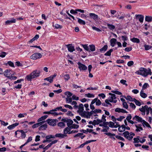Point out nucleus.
I'll list each match as a JSON object with an SVG mask.
<instances>
[{
	"label": "nucleus",
	"instance_id": "obj_1",
	"mask_svg": "<svg viewBox=\"0 0 152 152\" xmlns=\"http://www.w3.org/2000/svg\"><path fill=\"white\" fill-rule=\"evenodd\" d=\"M147 69L146 68L141 67L140 68L139 70L136 71L135 73L138 75H140L144 77H147L146 74Z\"/></svg>",
	"mask_w": 152,
	"mask_h": 152
},
{
	"label": "nucleus",
	"instance_id": "obj_2",
	"mask_svg": "<svg viewBox=\"0 0 152 152\" xmlns=\"http://www.w3.org/2000/svg\"><path fill=\"white\" fill-rule=\"evenodd\" d=\"M109 94L110 96H109L108 98L110 102L116 103L117 102V100L116 99V97L115 95L114 94L110 93H109Z\"/></svg>",
	"mask_w": 152,
	"mask_h": 152
},
{
	"label": "nucleus",
	"instance_id": "obj_3",
	"mask_svg": "<svg viewBox=\"0 0 152 152\" xmlns=\"http://www.w3.org/2000/svg\"><path fill=\"white\" fill-rule=\"evenodd\" d=\"M46 121L49 125L54 126L56 125V122L58 121V120L57 119H48Z\"/></svg>",
	"mask_w": 152,
	"mask_h": 152
},
{
	"label": "nucleus",
	"instance_id": "obj_4",
	"mask_svg": "<svg viewBox=\"0 0 152 152\" xmlns=\"http://www.w3.org/2000/svg\"><path fill=\"white\" fill-rule=\"evenodd\" d=\"M42 57L41 54L39 53L33 54L31 56V58L33 60H36L41 58Z\"/></svg>",
	"mask_w": 152,
	"mask_h": 152
},
{
	"label": "nucleus",
	"instance_id": "obj_5",
	"mask_svg": "<svg viewBox=\"0 0 152 152\" xmlns=\"http://www.w3.org/2000/svg\"><path fill=\"white\" fill-rule=\"evenodd\" d=\"M40 73V71L35 70L31 73V75H32L34 78L38 77Z\"/></svg>",
	"mask_w": 152,
	"mask_h": 152
},
{
	"label": "nucleus",
	"instance_id": "obj_6",
	"mask_svg": "<svg viewBox=\"0 0 152 152\" xmlns=\"http://www.w3.org/2000/svg\"><path fill=\"white\" fill-rule=\"evenodd\" d=\"M122 134L124 135V137L127 139H128L129 137V140H130L133 138V136L129 135V133L128 131H126L123 132Z\"/></svg>",
	"mask_w": 152,
	"mask_h": 152
},
{
	"label": "nucleus",
	"instance_id": "obj_7",
	"mask_svg": "<svg viewBox=\"0 0 152 152\" xmlns=\"http://www.w3.org/2000/svg\"><path fill=\"white\" fill-rule=\"evenodd\" d=\"M79 115L83 117L86 118H89V115H88V111H84L81 113H79Z\"/></svg>",
	"mask_w": 152,
	"mask_h": 152
},
{
	"label": "nucleus",
	"instance_id": "obj_8",
	"mask_svg": "<svg viewBox=\"0 0 152 152\" xmlns=\"http://www.w3.org/2000/svg\"><path fill=\"white\" fill-rule=\"evenodd\" d=\"M77 64L78 65V68L80 70H85L87 69V67L80 62H78Z\"/></svg>",
	"mask_w": 152,
	"mask_h": 152
},
{
	"label": "nucleus",
	"instance_id": "obj_9",
	"mask_svg": "<svg viewBox=\"0 0 152 152\" xmlns=\"http://www.w3.org/2000/svg\"><path fill=\"white\" fill-rule=\"evenodd\" d=\"M10 72L11 70L9 69H6L4 72L3 73L5 76L8 78H9L10 77V76H12V75Z\"/></svg>",
	"mask_w": 152,
	"mask_h": 152
},
{
	"label": "nucleus",
	"instance_id": "obj_10",
	"mask_svg": "<svg viewBox=\"0 0 152 152\" xmlns=\"http://www.w3.org/2000/svg\"><path fill=\"white\" fill-rule=\"evenodd\" d=\"M67 48L69 51L72 52L75 50L74 47L72 45V44H69L66 45Z\"/></svg>",
	"mask_w": 152,
	"mask_h": 152
},
{
	"label": "nucleus",
	"instance_id": "obj_11",
	"mask_svg": "<svg viewBox=\"0 0 152 152\" xmlns=\"http://www.w3.org/2000/svg\"><path fill=\"white\" fill-rule=\"evenodd\" d=\"M136 18L138 19L140 22L141 23L143 22L144 17V16L141 15H136Z\"/></svg>",
	"mask_w": 152,
	"mask_h": 152
},
{
	"label": "nucleus",
	"instance_id": "obj_12",
	"mask_svg": "<svg viewBox=\"0 0 152 152\" xmlns=\"http://www.w3.org/2000/svg\"><path fill=\"white\" fill-rule=\"evenodd\" d=\"M89 15L90 18H93L94 20H97L98 19V16L94 13H90Z\"/></svg>",
	"mask_w": 152,
	"mask_h": 152
},
{
	"label": "nucleus",
	"instance_id": "obj_13",
	"mask_svg": "<svg viewBox=\"0 0 152 152\" xmlns=\"http://www.w3.org/2000/svg\"><path fill=\"white\" fill-rule=\"evenodd\" d=\"M133 120H135L136 121L138 122H143V120L142 118L139 117L138 116L136 115L132 118Z\"/></svg>",
	"mask_w": 152,
	"mask_h": 152
},
{
	"label": "nucleus",
	"instance_id": "obj_14",
	"mask_svg": "<svg viewBox=\"0 0 152 152\" xmlns=\"http://www.w3.org/2000/svg\"><path fill=\"white\" fill-rule=\"evenodd\" d=\"M115 112L118 113H127L128 112L126 110L123 109H121L119 108H117L115 110Z\"/></svg>",
	"mask_w": 152,
	"mask_h": 152
},
{
	"label": "nucleus",
	"instance_id": "obj_15",
	"mask_svg": "<svg viewBox=\"0 0 152 152\" xmlns=\"http://www.w3.org/2000/svg\"><path fill=\"white\" fill-rule=\"evenodd\" d=\"M19 124V123H16L14 124H13L11 125H10L8 126L7 127L8 129L10 130H11L14 128H15L16 126H17Z\"/></svg>",
	"mask_w": 152,
	"mask_h": 152
},
{
	"label": "nucleus",
	"instance_id": "obj_16",
	"mask_svg": "<svg viewBox=\"0 0 152 152\" xmlns=\"http://www.w3.org/2000/svg\"><path fill=\"white\" fill-rule=\"evenodd\" d=\"M45 121H43L40 122H39L33 125L32 126V127L33 128H35L38 127V126H41L45 122Z\"/></svg>",
	"mask_w": 152,
	"mask_h": 152
},
{
	"label": "nucleus",
	"instance_id": "obj_17",
	"mask_svg": "<svg viewBox=\"0 0 152 152\" xmlns=\"http://www.w3.org/2000/svg\"><path fill=\"white\" fill-rule=\"evenodd\" d=\"M78 108L79 110H77V112L79 113L83 112L84 110L83 106L82 104H80Z\"/></svg>",
	"mask_w": 152,
	"mask_h": 152
},
{
	"label": "nucleus",
	"instance_id": "obj_18",
	"mask_svg": "<svg viewBox=\"0 0 152 152\" xmlns=\"http://www.w3.org/2000/svg\"><path fill=\"white\" fill-rule=\"evenodd\" d=\"M55 137H58L60 138H64L65 137L67 136V135L61 133L56 134L55 135Z\"/></svg>",
	"mask_w": 152,
	"mask_h": 152
},
{
	"label": "nucleus",
	"instance_id": "obj_19",
	"mask_svg": "<svg viewBox=\"0 0 152 152\" xmlns=\"http://www.w3.org/2000/svg\"><path fill=\"white\" fill-rule=\"evenodd\" d=\"M148 108V106L145 105L144 106H142L141 108H140L139 110L143 113V114L145 115L146 109Z\"/></svg>",
	"mask_w": 152,
	"mask_h": 152
},
{
	"label": "nucleus",
	"instance_id": "obj_20",
	"mask_svg": "<svg viewBox=\"0 0 152 152\" xmlns=\"http://www.w3.org/2000/svg\"><path fill=\"white\" fill-rule=\"evenodd\" d=\"M16 21L15 19L12 18L11 20H7L5 22V23L7 25H10L12 23H15Z\"/></svg>",
	"mask_w": 152,
	"mask_h": 152
},
{
	"label": "nucleus",
	"instance_id": "obj_21",
	"mask_svg": "<svg viewBox=\"0 0 152 152\" xmlns=\"http://www.w3.org/2000/svg\"><path fill=\"white\" fill-rule=\"evenodd\" d=\"M93 121L94 123L93 124V125L94 126H95L96 125H98L99 123L102 122V120H100L99 119H97V120H94Z\"/></svg>",
	"mask_w": 152,
	"mask_h": 152
},
{
	"label": "nucleus",
	"instance_id": "obj_22",
	"mask_svg": "<svg viewBox=\"0 0 152 152\" xmlns=\"http://www.w3.org/2000/svg\"><path fill=\"white\" fill-rule=\"evenodd\" d=\"M39 128V130H45L47 128L48 125L47 124H44L42 125Z\"/></svg>",
	"mask_w": 152,
	"mask_h": 152
},
{
	"label": "nucleus",
	"instance_id": "obj_23",
	"mask_svg": "<svg viewBox=\"0 0 152 152\" xmlns=\"http://www.w3.org/2000/svg\"><path fill=\"white\" fill-rule=\"evenodd\" d=\"M117 40L115 39L112 38L110 40V42L111 43V45L112 47L114 46Z\"/></svg>",
	"mask_w": 152,
	"mask_h": 152
},
{
	"label": "nucleus",
	"instance_id": "obj_24",
	"mask_svg": "<svg viewBox=\"0 0 152 152\" xmlns=\"http://www.w3.org/2000/svg\"><path fill=\"white\" fill-rule=\"evenodd\" d=\"M67 125L68 127L69 128L71 125L72 124L73 122V121L71 119H67Z\"/></svg>",
	"mask_w": 152,
	"mask_h": 152
},
{
	"label": "nucleus",
	"instance_id": "obj_25",
	"mask_svg": "<svg viewBox=\"0 0 152 152\" xmlns=\"http://www.w3.org/2000/svg\"><path fill=\"white\" fill-rule=\"evenodd\" d=\"M71 128L68 127L66 128L64 130V133L65 134H66L68 133L69 134V133L71 131Z\"/></svg>",
	"mask_w": 152,
	"mask_h": 152
},
{
	"label": "nucleus",
	"instance_id": "obj_26",
	"mask_svg": "<svg viewBox=\"0 0 152 152\" xmlns=\"http://www.w3.org/2000/svg\"><path fill=\"white\" fill-rule=\"evenodd\" d=\"M145 20L146 21L151 22L152 20V17L151 16H146Z\"/></svg>",
	"mask_w": 152,
	"mask_h": 152
},
{
	"label": "nucleus",
	"instance_id": "obj_27",
	"mask_svg": "<svg viewBox=\"0 0 152 152\" xmlns=\"http://www.w3.org/2000/svg\"><path fill=\"white\" fill-rule=\"evenodd\" d=\"M19 132L21 133V137L23 139L25 138L26 136L25 132L23 130H20Z\"/></svg>",
	"mask_w": 152,
	"mask_h": 152
},
{
	"label": "nucleus",
	"instance_id": "obj_28",
	"mask_svg": "<svg viewBox=\"0 0 152 152\" xmlns=\"http://www.w3.org/2000/svg\"><path fill=\"white\" fill-rule=\"evenodd\" d=\"M48 117V115H47L42 116L37 121L39 122L42 121L43 120H45Z\"/></svg>",
	"mask_w": 152,
	"mask_h": 152
},
{
	"label": "nucleus",
	"instance_id": "obj_29",
	"mask_svg": "<svg viewBox=\"0 0 152 152\" xmlns=\"http://www.w3.org/2000/svg\"><path fill=\"white\" fill-rule=\"evenodd\" d=\"M34 78L32 77V75H31V73L28 75H27L25 78V79H26L28 81H30L32 79H33Z\"/></svg>",
	"mask_w": 152,
	"mask_h": 152
},
{
	"label": "nucleus",
	"instance_id": "obj_30",
	"mask_svg": "<svg viewBox=\"0 0 152 152\" xmlns=\"http://www.w3.org/2000/svg\"><path fill=\"white\" fill-rule=\"evenodd\" d=\"M130 40L133 42L135 43H139L140 42V40L139 39L135 37H133L132 39H131Z\"/></svg>",
	"mask_w": 152,
	"mask_h": 152
},
{
	"label": "nucleus",
	"instance_id": "obj_31",
	"mask_svg": "<svg viewBox=\"0 0 152 152\" xmlns=\"http://www.w3.org/2000/svg\"><path fill=\"white\" fill-rule=\"evenodd\" d=\"M107 48L108 46L107 45H104L102 48L99 49V51L101 52H104L107 50Z\"/></svg>",
	"mask_w": 152,
	"mask_h": 152
},
{
	"label": "nucleus",
	"instance_id": "obj_32",
	"mask_svg": "<svg viewBox=\"0 0 152 152\" xmlns=\"http://www.w3.org/2000/svg\"><path fill=\"white\" fill-rule=\"evenodd\" d=\"M121 97H122L124 98L127 100H128L131 101H132V98L129 96H124L121 95Z\"/></svg>",
	"mask_w": 152,
	"mask_h": 152
},
{
	"label": "nucleus",
	"instance_id": "obj_33",
	"mask_svg": "<svg viewBox=\"0 0 152 152\" xmlns=\"http://www.w3.org/2000/svg\"><path fill=\"white\" fill-rule=\"evenodd\" d=\"M107 26L109 29L111 30H113L115 28V26L114 25L110 24H107Z\"/></svg>",
	"mask_w": 152,
	"mask_h": 152
},
{
	"label": "nucleus",
	"instance_id": "obj_34",
	"mask_svg": "<svg viewBox=\"0 0 152 152\" xmlns=\"http://www.w3.org/2000/svg\"><path fill=\"white\" fill-rule=\"evenodd\" d=\"M71 104L72 105H74L73 107L75 109L77 108L78 107V106L77 105V103L76 101H73L72 102Z\"/></svg>",
	"mask_w": 152,
	"mask_h": 152
},
{
	"label": "nucleus",
	"instance_id": "obj_35",
	"mask_svg": "<svg viewBox=\"0 0 152 152\" xmlns=\"http://www.w3.org/2000/svg\"><path fill=\"white\" fill-rule=\"evenodd\" d=\"M140 96L144 98H146L147 96V95L145 93L143 92L142 90H141L140 92Z\"/></svg>",
	"mask_w": 152,
	"mask_h": 152
},
{
	"label": "nucleus",
	"instance_id": "obj_36",
	"mask_svg": "<svg viewBox=\"0 0 152 152\" xmlns=\"http://www.w3.org/2000/svg\"><path fill=\"white\" fill-rule=\"evenodd\" d=\"M77 18L78 19V22L80 24L83 25H85L86 24V23L84 20L79 18Z\"/></svg>",
	"mask_w": 152,
	"mask_h": 152
},
{
	"label": "nucleus",
	"instance_id": "obj_37",
	"mask_svg": "<svg viewBox=\"0 0 152 152\" xmlns=\"http://www.w3.org/2000/svg\"><path fill=\"white\" fill-rule=\"evenodd\" d=\"M142 122V124L143 126H145V125L146 126H147L148 127L150 128H151V126H150V125L148 124V123L145 121V120H143Z\"/></svg>",
	"mask_w": 152,
	"mask_h": 152
},
{
	"label": "nucleus",
	"instance_id": "obj_38",
	"mask_svg": "<svg viewBox=\"0 0 152 152\" xmlns=\"http://www.w3.org/2000/svg\"><path fill=\"white\" fill-rule=\"evenodd\" d=\"M79 126L78 125L76 124H74L72 125L69 128L71 129H77L79 128Z\"/></svg>",
	"mask_w": 152,
	"mask_h": 152
},
{
	"label": "nucleus",
	"instance_id": "obj_39",
	"mask_svg": "<svg viewBox=\"0 0 152 152\" xmlns=\"http://www.w3.org/2000/svg\"><path fill=\"white\" fill-rule=\"evenodd\" d=\"M113 51V49H111L107 51L104 54V55L106 56H110L111 54V53Z\"/></svg>",
	"mask_w": 152,
	"mask_h": 152
},
{
	"label": "nucleus",
	"instance_id": "obj_40",
	"mask_svg": "<svg viewBox=\"0 0 152 152\" xmlns=\"http://www.w3.org/2000/svg\"><path fill=\"white\" fill-rule=\"evenodd\" d=\"M89 47L90 48V50L91 51L93 52L95 50V46L93 45H89Z\"/></svg>",
	"mask_w": 152,
	"mask_h": 152
},
{
	"label": "nucleus",
	"instance_id": "obj_41",
	"mask_svg": "<svg viewBox=\"0 0 152 152\" xmlns=\"http://www.w3.org/2000/svg\"><path fill=\"white\" fill-rule=\"evenodd\" d=\"M44 80L48 81L50 83H52L53 81V77H51V76L46 78Z\"/></svg>",
	"mask_w": 152,
	"mask_h": 152
},
{
	"label": "nucleus",
	"instance_id": "obj_42",
	"mask_svg": "<svg viewBox=\"0 0 152 152\" xmlns=\"http://www.w3.org/2000/svg\"><path fill=\"white\" fill-rule=\"evenodd\" d=\"M135 126L137 128L136 129L135 131L137 132H140V131L141 130H142L143 129L142 127H138L137 125H135Z\"/></svg>",
	"mask_w": 152,
	"mask_h": 152
},
{
	"label": "nucleus",
	"instance_id": "obj_43",
	"mask_svg": "<svg viewBox=\"0 0 152 152\" xmlns=\"http://www.w3.org/2000/svg\"><path fill=\"white\" fill-rule=\"evenodd\" d=\"M66 103H69L72 102V99L71 97H67L66 98Z\"/></svg>",
	"mask_w": 152,
	"mask_h": 152
},
{
	"label": "nucleus",
	"instance_id": "obj_44",
	"mask_svg": "<svg viewBox=\"0 0 152 152\" xmlns=\"http://www.w3.org/2000/svg\"><path fill=\"white\" fill-rule=\"evenodd\" d=\"M65 94L67 95V97H70L72 95V93L69 91H66L65 93Z\"/></svg>",
	"mask_w": 152,
	"mask_h": 152
},
{
	"label": "nucleus",
	"instance_id": "obj_45",
	"mask_svg": "<svg viewBox=\"0 0 152 152\" xmlns=\"http://www.w3.org/2000/svg\"><path fill=\"white\" fill-rule=\"evenodd\" d=\"M115 137L116 138L124 142L125 140L122 137H121L119 135H116L115 136Z\"/></svg>",
	"mask_w": 152,
	"mask_h": 152
},
{
	"label": "nucleus",
	"instance_id": "obj_46",
	"mask_svg": "<svg viewBox=\"0 0 152 152\" xmlns=\"http://www.w3.org/2000/svg\"><path fill=\"white\" fill-rule=\"evenodd\" d=\"M144 47L145 50H149L152 48V46L146 45H144Z\"/></svg>",
	"mask_w": 152,
	"mask_h": 152
},
{
	"label": "nucleus",
	"instance_id": "obj_47",
	"mask_svg": "<svg viewBox=\"0 0 152 152\" xmlns=\"http://www.w3.org/2000/svg\"><path fill=\"white\" fill-rule=\"evenodd\" d=\"M139 136H137V138H134L133 139V140H134V141L133 142L134 143H136L137 142H139Z\"/></svg>",
	"mask_w": 152,
	"mask_h": 152
},
{
	"label": "nucleus",
	"instance_id": "obj_48",
	"mask_svg": "<svg viewBox=\"0 0 152 152\" xmlns=\"http://www.w3.org/2000/svg\"><path fill=\"white\" fill-rule=\"evenodd\" d=\"M55 138V135L54 136V135H48V136H47L45 137V138H46V139H47V140H48L52 138Z\"/></svg>",
	"mask_w": 152,
	"mask_h": 152
},
{
	"label": "nucleus",
	"instance_id": "obj_49",
	"mask_svg": "<svg viewBox=\"0 0 152 152\" xmlns=\"http://www.w3.org/2000/svg\"><path fill=\"white\" fill-rule=\"evenodd\" d=\"M58 125L59 126L63 127L65 126V124L63 122H60L58 124Z\"/></svg>",
	"mask_w": 152,
	"mask_h": 152
},
{
	"label": "nucleus",
	"instance_id": "obj_50",
	"mask_svg": "<svg viewBox=\"0 0 152 152\" xmlns=\"http://www.w3.org/2000/svg\"><path fill=\"white\" fill-rule=\"evenodd\" d=\"M149 87V85L147 83H145L143 85L142 87V89H146L148 87Z\"/></svg>",
	"mask_w": 152,
	"mask_h": 152
},
{
	"label": "nucleus",
	"instance_id": "obj_51",
	"mask_svg": "<svg viewBox=\"0 0 152 152\" xmlns=\"http://www.w3.org/2000/svg\"><path fill=\"white\" fill-rule=\"evenodd\" d=\"M111 92L118 95H120L122 94V93L121 92L113 90L111 91Z\"/></svg>",
	"mask_w": 152,
	"mask_h": 152
},
{
	"label": "nucleus",
	"instance_id": "obj_52",
	"mask_svg": "<svg viewBox=\"0 0 152 152\" xmlns=\"http://www.w3.org/2000/svg\"><path fill=\"white\" fill-rule=\"evenodd\" d=\"M85 96L88 98H91V97H94V94L90 93H88L86 94Z\"/></svg>",
	"mask_w": 152,
	"mask_h": 152
},
{
	"label": "nucleus",
	"instance_id": "obj_53",
	"mask_svg": "<svg viewBox=\"0 0 152 152\" xmlns=\"http://www.w3.org/2000/svg\"><path fill=\"white\" fill-rule=\"evenodd\" d=\"M82 46L86 50L88 51L89 52H90V51L89 50V49L88 48V46L86 45H82Z\"/></svg>",
	"mask_w": 152,
	"mask_h": 152
},
{
	"label": "nucleus",
	"instance_id": "obj_54",
	"mask_svg": "<svg viewBox=\"0 0 152 152\" xmlns=\"http://www.w3.org/2000/svg\"><path fill=\"white\" fill-rule=\"evenodd\" d=\"M62 108V107L61 106H60L59 107H57L56 108L53 109L52 110H51L50 111H57L58 110H61Z\"/></svg>",
	"mask_w": 152,
	"mask_h": 152
},
{
	"label": "nucleus",
	"instance_id": "obj_55",
	"mask_svg": "<svg viewBox=\"0 0 152 152\" xmlns=\"http://www.w3.org/2000/svg\"><path fill=\"white\" fill-rule=\"evenodd\" d=\"M7 53L4 52H2L0 54V57L1 58H4L5 57Z\"/></svg>",
	"mask_w": 152,
	"mask_h": 152
},
{
	"label": "nucleus",
	"instance_id": "obj_56",
	"mask_svg": "<svg viewBox=\"0 0 152 152\" xmlns=\"http://www.w3.org/2000/svg\"><path fill=\"white\" fill-rule=\"evenodd\" d=\"M70 12L72 14H75L77 13V9L75 10H71L70 11Z\"/></svg>",
	"mask_w": 152,
	"mask_h": 152
},
{
	"label": "nucleus",
	"instance_id": "obj_57",
	"mask_svg": "<svg viewBox=\"0 0 152 152\" xmlns=\"http://www.w3.org/2000/svg\"><path fill=\"white\" fill-rule=\"evenodd\" d=\"M92 29L94 30H95L98 32H101V30L99 29V28L96 27L95 26H92Z\"/></svg>",
	"mask_w": 152,
	"mask_h": 152
},
{
	"label": "nucleus",
	"instance_id": "obj_58",
	"mask_svg": "<svg viewBox=\"0 0 152 152\" xmlns=\"http://www.w3.org/2000/svg\"><path fill=\"white\" fill-rule=\"evenodd\" d=\"M0 121L1 122V124L4 125V126H6L8 124V123L7 122L6 123L4 121H2L1 120H0Z\"/></svg>",
	"mask_w": 152,
	"mask_h": 152
},
{
	"label": "nucleus",
	"instance_id": "obj_59",
	"mask_svg": "<svg viewBox=\"0 0 152 152\" xmlns=\"http://www.w3.org/2000/svg\"><path fill=\"white\" fill-rule=\"evenodd\" d=\"M55 28L57 29L61 28H62V26L58 24H56L54 25H53Z\"/></svg>",
	"mask_w": 152,
	"mask_h": 152
},
{
	"label": "nucleus",
	"instance_id": "obj_60",
	"mask_svg": "<svg viewBox=\"0 0 152 152\" xmlns=\"http://www.w3.org/2000/svg\"><path fill=\"white\" fill-rule=\"evenodd\" d=\"M132 49V48L131 47H127L125 48L124 50L126 51L129 52L131 51Z\"/></svg>",
	"mask_w": 152,
	"mask_h": 152
},
{
	"label": "nucleus",
	"instance_id": "obj_61",
	"mask_svg": "<svg viewBox=\"0 0 152 152\" xmlns=\"http://www.w3.org/2000/svg\"><path fill=\"white\" fill-rule=\"evenodd\" d=\"M7 64H8L10 66L14 67V63L12 61H8L7 63Z\"/></svg>",
	"mask_w": 152,
	"mask_h": 152
},
{
	"label": "nucleus",
	"instance_id": "obj_62",
	"mask_svg": "<svg viewBox=\"0 0 152 152\" xmlns=\"http://www.w3.org/2000/svg\"><path fill=\"white\" fill-rule=\"evenodd\" d=\"M134 64V62L133 61H131L128 62L127 64L129 66H131L133 65Z\"/></svg>",
	"mask_w": 152,
	"mask_h": 152
},
{
	"label": "nucleus",
	"instance_id": "obj_63",
	"mask_svg": "<svg viewBox=\"0 0 152 152\" xmlns=\"http://www.w3.org/2000/svg\"><path fill=\"white\" fill-rule=\"evenodd\" d=\"M64 79L68 80L70 78L69 75V74H66L64 75Z\"/></svg>",
	"mask_w": 152,
	"mask_h": 152
},
{
	"label": "nucleus",
	"instance_id": "obj_64",
	"mask_svg": "<svg viewBox=\"0 0 152 152\" xmlns=\"http://www.w3.org/2000/svg\"><path fill=\"white\" fill-rule=\"evenodd\" d=\"M122 104L124 108H125L126 109H127L128 108V106L126 102H123Z\"/></svg>",
	"mask_w": 152,
	"mask_h": 152
}]
</instances>
